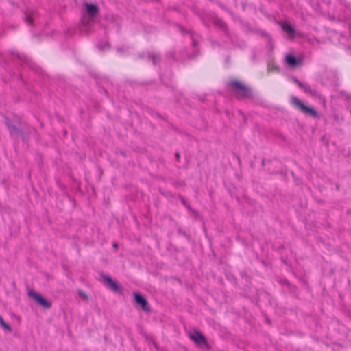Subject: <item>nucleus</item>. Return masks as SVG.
Segmentation results:
<instances>
[{"label":"nucleus","instance_id":"1","mask_svg":"<svg viewBox=\"0 0 351 351\" xmlns=\"http://www.w3.org/2000/svg\"><path fill=\"white\" fill-rule=\"evenodd\" d=\"M228 86L239 100L254 98L252 88L236 79H231L228 84Z\"/></svg>","mask_w":351,"mask_h":351},{"label":"nucleus","instance_id":"2","mask_svg":"<svg viewBox=\"0 0 351 351\" xmlns=\"http://www.w3.org/2000/svg\"><path fill=\"white\" fill-rule=\"evenodd\" d=\"M292 104L301 112L306 116H308L315 119H319L320 116L317 111L313 107L306 106L300 99L295 96L291 97Z\"/></svg>","mask_w":351,"mask_h":351},{"label":"nucleus","instance_id":"3","mask_svg":"<svg viewBox=\"0 0 351 351\" xmlns=\"http://www.w3.org/2000/svg\"><path fill=\"white\" fill-rule=\"evenodd\" d=\"M100 276L104 280V285L109 289L112 291L114 293L123 295V287L116 280H113L111 276L104 272L99 274Z\"/></svg>","mask_w":351,"mask_h":351},{"label":"nucleus","instance_id":"4","mask_svg":"<svg viewBox=\"0 0 351 351\" xmlns=\"http://www.w3.org/2000/svg\"><path fill=\"white\" fill-rule=\"evenodd\" d=\"M207 18L212 21L213 25L222 30L227 36H230V31L228 27V25L225 21H223L221 18H219L216 13L210 12L207 14Z\"/></svg>","mask_w":351,"mask_h":351},{"label":"nucleus","instance_id":"5","mask_svg":"<svg viewBox=\"0 0 351 351\" xmlns=\"http://www.w3.org/2000/svg\"><path fill=\"white\" fill-rule=\"evenodd\" d=\"M190 339L199 348L205 347L210 349V346L208 343L206 337L199 330H195L189 335Z\"/></svg>","mask_w":351,"mask_h":351},{"label":"nucleus","instance_id":"6","mask_svg":"<svg viewBox=\"0 0 351 351\" xmlns=\"http://www.w3.org/2000/svg\"><path fill=\"white\" fill-rule=\"evenodd\" d=\"M28 295L29 298H32L38 305L44 308L49 309L52 306L51 302L47 300L41 294L36 292L33 289H31L28 291Z\"/></svg>","mask_w":351,"mask_h":351},{"label":"nucleus","instance_id":"7","mask_svg":"<svg viewBox=\"0 0 351 351\" xmlns=\"http://www.w3.org/2000/svg\"><path fill=\"white\" fill-rule=\"evenodd\" d=\"M133 295L135 303L138 305L143 311L147 313L151 312V308L147 300L143 294L139 292H134Z\"/></svg>","mask_w":351,"mask_h":351},{"label":"nucleus","instance_id":"8","mask_svg":"<svg viewBox=\"0 0 351 351\" xmlns=\"http://www.w3.org/2000/svg\"><path fill=\"white\" fill-rule=\"evenodd\" d=\"M282 29L286 32L290 37V38L293 39L296 37H301L302 34L298 32L294 26L289 22L287 21H280L279 22Z\"/></svg>","mask_w":351,"mask_h":351},{"label":"nucleus","instance_id":"9","mask_svg":"<svg viewBox=\"0 0 351 351\" xmlns=\"http://www.w3.org/2000/svg\"><path fill=\"white\" fill-rule=\"evenodd\" d=\"M5 119V123L8 128L10 133L11 135L16 134L18 136H24V132L23 130L20 128L16 126L14 124H12L11 121L6 117H4Z\"/></svg>","mask_w":351,"mask_h":351},{"label":"nucleus","instance_id":"10","mask_svg":"<svg viewBox=\"0 0 351 351\" xmlns=\"http://www.w3.org/2000/svg\"><path fill=\"white\" fill-rule=\"evenodd\" d=\"M84 6L86 8V13L90 18L95 17L99 14V8L97 4L92 3H85Z\"/></svg>","mask_w":351,"mask_h":351},{"label":"nucleus","instance_id":"11","mask_svg":"<svg viewBox=\"0 0 351 351\" xmlns=\"http://www.w3.org/2000/svg\"><path fill=\"white\" fill-rule=\"evenodd\" d=\"M286 64L292 68L296 67L302 64V60L293 54H287L285 56Z\"/></svg>","mask_w":351,"mask_h":351},{"label":"nucleus","instance_id":"12","mask_svg":"<svg viewBox=\"0 0 351 351\" xmlns=\"http://www.w3.org/2000/svg\"><path fill=\"white\" fill-rule=\"evenodd\" d=\"M10 53L12 56H16V58L21 62L22 64H25L29 67H32V62L31 60L25 54L21 53L17 51H11Z\"/></svg>","mask_w":351,"mask_h":351},{"label":"nucleus","instance_id":"13","mask_svg":"<svg viewBox=\"0 0 351 351\" xmlns=\"http://www.w3.org/2000/svg\"><path fill=\"white\" fill-rule=\"evenodd\" d=\"M300 88L301 89H302L306 93H308L313 97H321L320 93L316 89H313L311 87V86L306 82H303Z\"/></svg>","mask_w":351,"mask_h":351},{"label":"nucleus","instance_id":"14","mask_svg":"<svg viewBox=\"0 0 351 351\" xmlns=\"http://www.w3.org/2000/svg\"><path fill=\"white\" fill-rule=\"evenodd\" d=\"M147 60L151 61L154 65H156L161 61V58L159 53L150 52L147 53Z\"/></svg>","mask_w":351,"mask_h":351},{"label":"nucleus","instance_id":"15","mask_svg":"<svg viewBox=\"0 0 351 351\" xmlns=\"http://www.w3.org/2000/svg\"><path fill=\"white\" fill-rule=\"evenodd\" d=\"M0 326L1 328H3L5 331L8 332H11L12 331V328L11 326L5 322L3 317L0 316Z\"/></svg>","mask_w":351,"mask_h":351},{"label":"nucleus","instance_id":"16","mask_svg":"<svg viewBox=\"0 0 351 351\" xmlns=\"http://www.w3.org/2000/svg\"><path fill=\"white\" fill-rule=\"evenodd\" d=\"M195 35H196L195 32H190V37L192 40L191 45H192V47L197 48L198 46V42L195 38Z\"/></svg>","mask_w":351,"mask_h":351},{"label":"nucleus","instance_id":"17","mask_svg":"<svg viewBox=\"0 0 351 351\" xmlns=\"http://www.w3.org/2000/svg\"><path fill=\"white\" fill-rule=\"evenodd\" d=\"M176 27L178 28V29L180 30V32H181V34L182 35H185V34H189L190 35V32H193L192 30H188L186 29L185 27H184L182 25H181L180 24H176Z\"/></svg>","mask_w":351,"mask_h":351},{"label":"nucleus","instance_id":"18","mask_svg":"<svg viewBox=\"0 0 351 351\" xmlns=\"http://www.w3.org/2000/svg\"><path fill=\"white\" fill-rule=\"evenodd\" d=\"M239 274H240L241 277L243 279H245V281H246L247 282H251V276H250L247 274V271H244V270L241 271L239 272Z\"/></svg>","mask_w":351,"mask_h":351},{"label":"nucleus","instance_id":"19","mask_svg":"<svg viewBox=\"0 0 351 351\" xmlns=\"http://www.w3.org/2000/svg\"><path fill=\"white\" fill-rule=\"evenodd\" d=\"M24 21L30 25H33V14H25Z\"/></svg>","mask_w":351,"mask_h":351},{"label":"nucleus","instance_id":"20","mask_svg":"<svg viewBox=\"0 0 351 351\" xmlns=\"http://www.w3.org/2000/svg\"><path fill=\"white\" fill-rule=\"evenodd\" d=\"M166 56L167 58H171L174 60H176V51L174 50L169 51L166 53Z\"/></svg>","mask_w":351,"mask_h":351},{"label":"nucleus","instance_id":"21","mask_svg":"<svg viewBox=\"0 0 351 351\" xmlns=\"http://www.w3.org/2000/svg\"><path fill=\"white\" fill-rule=\"evenodd\" d=\"M199 53H200L199 49H196L195 51L193 53L188 55V58L191 59V60L195 59L199 55Z\"/></svg>","mask_w":351,"mask_h":351},{"label":"nucleus","instance_id":"22","mask_svg":"<svg viewBox=\"0 0 351 351\" xmlns=\"http://www.w3.org/2000/svg\"><path fill=\"white\" fill-rule=\"evenodd\" d=\"M259 34L263 37V38H267V40H269V38H271V35L267 32L265 30H261L259 31Z\"/></svg>","mask_w":351,"mask_h":351},{"label":"nucleus","instance_id":"23","mask_svg":"<svg viewBox=\"0 0 351 351\" xmlns=\"http://www.w3.org/2000/svg\"><path fill=\"white\" fill-rule=\"evenodd\" d=\"M281 283L282 285H285L286 286H287L288 287L291 288V289H296V287L295 285H292L287 280L285 279V280H282L281 281Z\"/></svg>","mask_w":351,"mask_h":351},{"label":"nucleus","instance_id":"24","mask_svg":"<svg viewBox=\"0 0 351 351\" xmlns=\"http://www.w3.org/2000/svg\"><path fill=\"white\" fill-rule=\"evenodd\" d=\"M268 40V47L269 48V51L271 52L274 48V44L272 38H269Z\"/></svg>","mask_w":351,"mask_h":351},{"label":"nucleus","instance_id":"25","mask_svg":"<svg viewBox=\"0 0 351 351\" xmlns=\"http://www.w3.org/2000/svg\"><path fill=\"white\" fill-rule=\"evenodd\" d=\"M77 293H78V295L80 298H82V299H87L88 297H87V295L86 294V293L82 291V289H78L77 290Z\"/></svg>","mask_w":351,"mask_h":351},{"label":"nucleus","instance_id":"26","mask_svg":"<svg viewBox=\"0 0 351 351\" xmlns=\"http://www.w3.org/2000/svg\"><path fill=\"white\" fill-rule=\"evenodd\" d=\"M215 3L219 5L221 9L224 10H226V11H229V9L226 7V5H225L223 3H222L221 1H215Z\"/></svg>","mask_w":351,"mask_h":351},{"label":"nucleus","instance_id":"27","mask_svg":"<svg viewBox=\"0 0 351 351\" xmlns=\"http://www.w3.org/2000/svg\"><path fill=\"white\" fill-rule=\"evenodd\" d=\"M127 49H128V48L125 46H121V47H117V52L121 53H123L124 52H125L127 51Z\"/></svg>","mask_w":351,"mask_h":351},{"label":"nucleus","instance_id":"28","mask_svg":"<svg viewBox=\"0 0 351 351\" xmlns=\"http://www.w3.org/2000/svg\"><path fill=\"white\" fill-rule=\"evenodd\" d=\"M292 81L293 82H294L295 84H297L299 87L301 86V85L302 84L303 82H302L301 81H300L297 77H292Z\"/></svg>","mask_w":351,"mask_h":351},{"label":"nucleus","instance_id":"29","mask_svg":"<svg viewBox=\"0 0 351 351\" xmlns=\"http://www.w3.org/2000/svg\"><path fill=\"white\" fill-rule=\"evenodd\" d=\"M292 81L293 82H294L295 84H297L299 87L301 86V85L302 84L303 82H302L301 81H300L297 77H292Z\"/></svg>","mask_w":351,"mask_h":351},{"label":"nucleus","instance_id":"30","mask_svg":"<svg viewBox=\"0 0 351 351\" xmlns=\"http://www.w3.org/2000/svg\"><path fill=\"white\" fill-rule=\"evenodd\" d=\"M179 199L181 200V202L182 204L184 205V206H186V204L188 203L186 202V200L185 199V198L181 195H179Z\"/></svg>","mask_w":351,"mask_h":351},{"label":"nucleus","instance_id":"31","mask_svg":"<svg viewBox=\"0 0 351 351\" xmlns=\"http://www.w3.org/2000/svg\"><path fill=\"white\" fill-rule=\"evenodd\" d=\"M138 58L141 59L147 58V53L143 52L138 54Z\"/></svg>","mask_w":351,"mask_h":351},{"label":"nucleus","instance_id":"32","mask_svg":"<svg viewBox=\"0 0 351 351\" xmlns=\"http://www.w3.org/2000/svg\"><path fill=\"white\" fill-rule=\"evenodd\" d=\"M175 157H176V161L180 162V154L178 152H176Z\"/></svg>","mask_w":351,"mask_h":351},{"label":"nucleus","instance_id":"33","mask_svg":"<svg viewBox=\"0 0 351 351\" xmlns=\"http://www.w3.org/2000/svg\"><path fill=\"white\" fill-rule=\"evenodd\" d=\"M178 233L180 234H182V235L186 237H188V234L184 230L180 229V230H178Z\"/></svg>","mask_w":351,"mask_h":351},{"label":"nucleus","instance_id":"34","mask_svg":"<svg viewBox=\"0 0 351 351\" xmlns=\"http://www.w3.org/2000/svg\"><path fill=\"white\" fill-rule=\"evenodd\" d=\"M201 17H202V23H204V25L206 27H209V25L208 23L206 21V19L204 18V16L203 15H201Z\"/></svg>","mask_w":351,"mask_h":351},{"label":"nucleus","instance_id":"35","mask_svg":"<svg viewBox=\"0 0 351 351\" xmlns=\"http://www.w3.org/2000/svg\"><path fill=\"white\" fill-rule=\"evenodd\" d=\"M110 45L108 43H106L102 47H101V49H104L105 48L110 49Z\"/></svg>","mask_w":351,"mask_h":351},{"label":"nucleus","instance_id":"36","mask_svg":"<svg viewBox=\"0 0 351 351\" xmlns=\"http://www.w3.org/2000/svg\"><path fill=\"white\" fill-rule=\"evenodd\" d=\"M120 154H121L123 157H126V156H127V154H126V152H125V151H120Z\"/></svg>","mask_w":351,"mask_h":351},{"label":"nucleus","instance_id":"37","mask_svg":"<svg viewBox=\"0 0 351 351\" xmlns=\"http://www.w3.org/2000/svg\"><path fill=\"white\" fill-rule=\"evenodd\" d=\"M186 208H187V209L190 211H193L191 207L190 206V205L187 203L186 204V206H184Z\"/></svg>","mask_w":351,"mask_h":351},{"label":"nucleus","instance_id":"38","mask_svg":"<svg viewBox=\"0 0 351 351\" xmlns=\"http://www.w3.org/2000/svg\"><path fill=\"white\" fill-rule=\"evenodd\" d=\"M186 208H187V209L190 211H193L191 207L190 206V205L187 203L186 204V206H184Z\"/></svg>","mask_w":351,"mask_h":351},{"label":"nucleus","instance_id":"39","mask_svg":"<svg viewBox=\"0 0 351 351\" xmlns=\"http://www.w3.org/2000/svg\"><path fill=\"white\" fill-rule=\"evenodd\" d=\"M113 247L117 249L119 247V244L117 243H113Z\"/></svg>","mask_w":351,"mask_h":351},{"label":"nucleus","instance_id":"40","mask_svg":"<svg viewBox=\"0 0 351 351\" xmlns=\"http://www.w3.org/2000/svg\"><path fill=\"white\" fill-rule=\"evenodd\" d=\"M265 162H266V160H265V159L263 158L262 160V165L264 166L265 165Z\"/></svg>","mask_w":351,"mask_h":351},{"label":"nucleus","instance_id":"41","mask_svg":"<svg viewBox=\"0 0 351 351\" xmlns=\"http://www.w3.org/2000/svg\"><path fill=\"white\" fill-rule=\"evenodd\" d=\"M18 77H19V79L21 82H23V80L22 77H21V75H19Z\"/></svg>","mask_w":351,"mask_h":351},{"label":"nucleus","instance_id":"42","mask_svg":"<svg viewBox=\"0 0 351 351\" xmlns=\"http://www.w3.org/2000/svg\"><path fill=\"white\" fill-rule=\"evenodd\" d=\"M10 27H12V28H13V29H15V28H16V27H15L14 25H12V26H10Z\"/></svg>","mask_w":351,"mask_h":351},{"label":"nucleus","instance_id":"43","mask_svg":"<svg viewBox=\"0 0 351 351\" xmlns=\"http://www.w3.org/2000/svg\"><path fill=\"white\" fill-rule=\"evenodd\" d=\"M199 13H206V12L204 11H200V12H199Z\"/></svg>","mask_w":351,"mask_h":351}]
</instances>
